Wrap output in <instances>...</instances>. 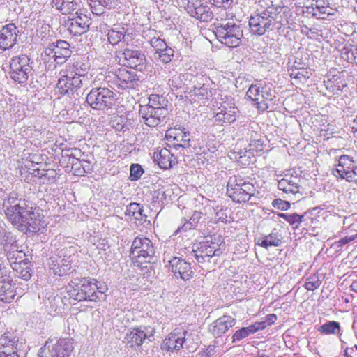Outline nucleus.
<instances>
[{
	"label": "nucleus",
	"mask_w": 357,
	"mask_h": 357,
	"mask_svg": "<svg viewBox=\"0 0 357 357\" xmlns=\"http://www.w3.org/2000/svg\"><path fill=\"white\" fill-rule=\"evenodd\" d=\"M213 84L211 79L206 76L201 75L198 77L197 84L193 86L188 92V98L193 102H202L208 100L211 96V86Z\"/></svg>",
	"instance_id": "9d476101"
},
{
	"label": "nucleus",
	"mask_w": 357,
	"mask_h": 357,
	"mask_svg": "<svg viewBox=\"0 0 357 357\" xmlns=\"http://www.w3.org/2000/svg\"><path fill=\"white\" fill-rule=\"evenodd\" d=\"M202 216V213L201 212L194 211L189 220H187L186 218L183 219V222L184 221V222L181 227L178 228L175 233L177 234L179 231H186L196 227Z\"/></svg>",
	"instance_id": "473e14b6"
},
{
	"label": "nucleus",
	"mask_w": 357,
	"mask_h": 357,
	"mask_svg": "<svg viewBox=\"0 0 357 357\" xmlns=\"http://www.w3.org/2000/svg\"><path fill=\"white\" fill-rule=\"evenodd\" d=\"M273 206L279 210L286 211L290 208V203L281 199H275L273 201Z\"/></svg>",
	"instance_id": "4d7b16f0"
},
{
	"label": "nucleus",
	"mask_w": 357,
	"mask_h": 357,
	"mask_svg": "<svg viewBox=\"0 0 357 357\" xmlns=\"http://www.w3.org/2000/svg\"><path fill=\"white\" fill-rule=\"evenodd\" d=\"M184 342V336L183 337L174 333H172L164 340L161 345V349L167 351H178L183 347Z\"/></svg>",
	"instance_id": "bb28decb"
},
{
	"label": "nucleus",
	"mask_w": 357,
	"mask_h": 357,
	"mask_svg": "<svg viewBox=\"0 0 357 357\" xmlns=\"http://www.w3.org/2000/svg\"><path fill=\"white\" fill-rule=\"evenodd\" d=\"M356 169L357 166L355 165L352 158L347 155H342L338 159V163L333 171V174L336 177L346 179L347 181H354L357 180Z\"/></svg>",
	"instance_id": "f8f14e48"
},
{
	"label": "nucleus",
	"mask_w": 357,
	"mask_h": 357,
	"mask_svg": "<svg viewBox=\"0 0 357 357\" xmlns=\"http://www.w3.org/2000/svg\"><path fill=\"white\" fill-rule=\"evenodd\" d=\"M278 216L282 218L291 225H296L297 228L300 223L302 222L303 215H300L297 213L287 214V213H278Z\"/></svg>",
	"instance_id": "09e8293b"
},
{
	"label": "nucleus",
	"mask_w": 357,
	"mask_h": 357,
	"mask_svg": "<svg viewBox=\"0 0 357 357\" xmlns=\"http://www.w3.org/2000/svg\"><path fill=\"white\" fill-rule=\"evenodd\" d=\"M51 4L63 15L70 14L77 8L75 0H52Z\"/></svg>",
	"instance_id": "2f4dec72"
},
{
	"label": "nucleus",
	"mask_w": 357,
	"mask_h": 357,
	"mask_svg": "<svg viewBox=\"0 0 357 357\" xmlns=\"http://www.w3.org/2000/svg\"><path fill=\"white\" fill-rule=\"evenodd\" d=\"M52 342V340L48 339L43 347H42L37 354V357H48L47 356V351L50 352L51 343Z\"/></svg>",
	"instance_id": "13d9d810"
},
{
	"label": "nucleus",
	"mask_w": 357,
	"mask_h": 357,
	"mask_svg": "<svg viewBox=\"0 0 357 357\" xmlns=\"http://www.w3.org/2000/svg\"><path fill=\"white\" fill-rule=\"evenodd\" d=\"M61 77L59 79L57 87L61 91V93L70 94L74 93V89L72 87L70 77H63V70L60 72Z\"/></svg>",
	"instance_id": "ea45409f"
},
{
	"label": "nucleus",
	"mask_w": 357,
	"mask_h": 357,
	"mask_svg": "<svg viewBox=\"0 0 357 357\" xmlns=\"http://www.w3.org/2000/svg\"><path fill=\"white\" fill-rule=\"evenodd\" d=\"M215 221L216 222L226 223L227 222V215L225 211L222 208L220 209L215 213Z\"/></svg>",
	"instance_id": "052dcab7"
},
{
	"label": "nucleus",
	"mask_w": 357,
	"mask_h": 357,
	"mask_svg": "<svg viewBox=\"0 0 357 357\" xmlns=\"http://www.w3.org/2000/svg\"><path fill=\"white\" fill-rule=\"evenodd\" d=\"M75 249L70 247L66 249L63 258L59 257L56 264H53L52 269L53 272L58 275H66L72 268V264L75 261L77 256L75 255Z\"/></svg>",
	"instance_id": "a211bd4d"
},
{
	"label": "nucleus",
	"mask_w": 357,
	"mask_h": 357,
	"mask_svg": "<svg viewBox=\"0 0 357 357\" xmlns=\"http://www.w3.org/2000/svg\"><path fill=\"white\" fill-rule=\"evenodd\" d=\"M167 100L162 96L158 94H151L149 98V103L142 107H150L151 108H167Z\"/></svg>",
	"instance_id": "a19ab883"
},
{
	"label": "nucleus",
	"mask_w": 357,
	"mask_h": 357,
	"mask_svg": "<svg viewBox=\"0 0 357 357\" xmlns=\"http://www.w3.org/2000/svg\"><path fill=\"white\" fill-rule=\"evenodd\" d=\"M168 135L170 137H173L174 140L176 142V143L174 144V146H181V147H188L190 146V133L185 132L183 130H178L176 133H175L174 136L172 135L171 131L168 133Z\"/></svg>",
	"instance_id": "f704fd0d"
},
{
	"label": "nucleus",
	"mask_w": 357,
	"mask_h": 357,
	"mask_svg": "<svg viewBox=\"0 0 357 357\" xmlns=\"http://www.w3.org/2000/svg\"><path fill=\"white\" fill-rule=\"evenodd\" d=\"M340 54L344 60L357 65V46H346L341 50Z\"/></svg>",
	"instance_id": "e433bc0d"
},
{
	"label": "nucleus",
	"mask_w": 357,
	"mask_h": 357,
	"mask_svg": "<svg viewBox=\"0 0 357 357\" xmlns=\"http://www.w3.org/2000/svg\"><path fill=\"white\" fill-rule=\"evenodd\" d=\"M313 15L317 16L319 14H331L332 8L329 6V3L325 0H317L312 4Z\"/></svg>",
	"instance_id": "58836bf2"
},
{
	"label": "nucleus",
	"mask_w": 357,
	"mask_h": 357,
	"mask_svg": "<svg viewBox=\"0 0 357 357\" xmlns=\"http://www.w3.org/2000/svg\"><path fill=\"white\" fill-rule=\"evenodd\" d=\"M66 68H68V71L84 78V75L89 70V66L83 61H75L72 66H66Z\"/></svg>",
	"instance_id": "4c0bfd02"
},
{
	"label": "nucleus",
	"mask_w": 357,
	"mask_h": 357,
	"mask_svg": "<svg viewBox=\"0 0 357 357\" xmlns=\"http://www.w3.org/2000/svg\"><path fill=\"white\" fill-rule=\"evenodd\" d=\"M254 185L241 177L233 176L229 179L227 194L235 202H248L255 194Z\"/></svg>",
	"instance_id": "20e7f679"
},
{
	"label": "nucleus",
	"mask_w": 357,
	"mask_h": 357,
	"mask_svg": "<svg viewBox=\"0 0 357 357\" xmlns=\"http://www.w3.org/2000/svg\"><path fill=\"white\" fill-rule=\"evenodd\" d=\"M155 251L151 241L147 238L136 237L132 244L130 255L139 263L151 262Z\"/></svg>",
	"instance_id": "6e6552de"
},
{
	"label": "nucleus",
	"mask_w": 357,
	"mask_h": 357,
	"mask_svg": "<svg viewBox=\"0 0 357 357\" xmlns=\"http://www.w3.org/2000/svg\"><path fill=\"white\" fill-rule=\"evenodd\" d=\"M107 39L110 44L114 45L119 42H123L126 45H134L133 31L132 29H125L123 26H118L112 28L107 33Z\"/></svg>",
	"instance_id": "412c9836"
},
{
	"label": "nucleus",
	"mask_w": 357,
	"mask_h": 357,
	"mask_svg": "<svg viewBox=\"0 0 357 357\" xmlns=\"http://www.w3.org/2000/svg\"><path fill=\"white\" fill-rule=\"evenodd\" d=\"M153 158L158 166L165 169L172 167L178 162L176 158L167 148L157 149L153 153Z\"/></svg>",
	"instance_id": "393cba45"
},
{
	"label": "nucleus",
	"mask_w": 357,
	"mask_h": 357,
	"mask_svg": "<svg viewBox=\"0 0 357 357\" xmlns=\"http://www.w3.org/2000/svg\"><path fill=\"white\" fill-rule=\"evenodd\" d=\"M275 98V92L272 89V86L265 84L261 86V98L257 108L262 111L268 109Z\"/></svg>",
	"instance_id": "c85d7f7f"
},
{
	"label": "nucleus",
	"mask_w": 357,
	"mask_h": 357,
	"mask_svg": "<svg viewBox=\"0 0 357 357\" xmlns=\"http://www.w3.org/2000/svg\"><path fill=\"white\" fill-rule=\"evenodd\" d=\"M125 214L130 219L132 218L140 222H144L146 220V215L144 213L143 206L136 202L130 203L127 206Z\"/></svg>",
	"instance_id": "7c9ffc66"
},
{
	"label": "nucleus",
	"mask_w": 357,
	"mask_h": 357,
	"mask_svg": "<svg viewBox=\"0 0 357 357\" xmlns=\"http://www.w3.org/2000/svg\"><path fill=\"white\" fill-rule=\"evenodd\" d=\"M139 114L146 125L149 127H155L165 122L168 112L167 108L140 107Z\"/></svg>",
	"instance_id": "4468645a"
},
{
	"label": "nucleus",
	"mask_w": 357,
	"mask_h": 357,
	"mask_svg": "<svg viewBox=\"0 0 357 357\" xmlns=\"http://www.w3.org/2000/svg\"><path fill=\"white\" fill-rule=\"evenodd\" d=\"M149 43L155 51V57H156V54L158 52H161L168 47L165 40L155 36H152L149 40Z\"/></svg>",
	"instance_id": "c03bdc74"
},
{
	"label": "nucleus",
	"mask_w": 357,
	"mask_h": 357,
	"mask_svg": "<svg viewBox=\"0 0 357 357\" xmlns=\"http://www.w3.org/2000/svg\"><path fill=\"white\" fill-rule=\"evenodd\" d=\"M9 280H3L0 282V301L9 303L16 295V289Z\"/></svg>",
	"instance_id": "cd10ccee"
},
{
	"label": "nucleus",
	"mask_w": 357,
	"mask_h": 357,
	"mask_svg": "<svg viewBox=\"0 0 357 357\" xmlns=\"http://www.w3.org/2000/svg\"><path fill=\"white\" fill-rule=\"evenodd\" d=\"M247 96L256 102L257 107L258 106V102L261 101V89L257 85H251L247 93Z\"/></svg>",
	"instance_id": "49530a36"
},
{
	"label": "nucleus",
	"mask_w": 357,
	"mask_h": 357,
	"mask_svg": "<svg viewBox=\"0 0 357 357\" xmlns=\"http://www.w3.org/2000/svg\"><path fill=\"white\" fill-rule=\"evenodd\" d=\"M238 109L234 106V102H224L218 107V112L214 116L215 121L221 123H231L235 121Z\"/></svg>",
	"instance_id": "b1692460"
},
{
	"label": "nucleus",
	"mask_w": 357,
	"mask_h": 357,
	"mask_svg": "<svg viewBox=\"0 0 357 357\" xmlns=\"http://www.w3.org/2000/svg\"><path fill=\"white\" fill-rule=\"evenodd\" d=\"M301 178L298 174L293 172L287 173L284 177L278 182V188L285 193L296 195L299 193L301 188Z\"/></svg>",
	"instance_id": "4be33fe9"
},
{
	"label": "nucleus",
	"mask_w": 357,
	"mask_h": 357,
	"mask_svg": "<svg viewBox=\"0 0 357 357\" xmlns=\"http://www.w3.org/2000/svg\"><path fill=\"white\" fill-rule=\"evenodd\" d=\"M17 33L15 24L3 26L0 30V49L6 50L12 48L17 43Z\"/></svg>",
	"instance_id": "5701e85b"
},
{
	"label": "nucleus",
	"mask_w": 357,
	"mask_h": 357,
	"mask_svg": "<svg viewBox=\"0 0 357 357\" xmlns=\"http://www.w3.org/2000/svg\"><path fill=\"white\" fill-rule=\"evenodd\" d=\"M174 54V50L167 47L164 50L158 52L155 58H158L163 63H168L172 61Z\"/></svg>",
	"instance_id": "de8ad7c7"
},
{
	"label": "nucleus",
	"mask_w": 357,
	"mask_h": 357,
	"mask_svg": "<svg viewBox=\"0 0 357 357\" xmlns=\"http://www.w3.org/2000/svg\"><path fill=\"white\" fill-rule=\"evenodd\" d=\"M276 319L277 317L275 314H269L266 316L265 321H266L267 326H271L275 323Z\"/></svg>",
	"instance_id": "338daca9"
},
{
	"label": "nucleus",
	"mask_w": 357,
	"mask_h": 357,
	"mask_svg": "<svg viewBox=\"0 0 357 357\" xmlns=\"http://www.w3.org/2000/svg\"><path fill=\"white\" fill-rule=\"evenodd\" d=\"M184 9L190 17L200 22H210L213 17L211 8L202 0H187Z\"/></svg>",
	"instance_id": "1a4fd4ad"
},
{
	"label": "nucleus",
	"mask_w": 357,
	"mask_h": 357,
	"mask_svg": "<svg viewBox=\"0 0 357 357\" xmlns=\"http://www.w3.org/2000/svg\"><path fill=\"white\" fill-rule=\"evenodd\" d=\"M73 350L72 342L69 339L62 338L56 343H51L50 349L51 357H69Z\"/></svg>",
	"instance_id": "a878e982"
},
{
	"label": "nucleus",
	"mask_w": 357,
	"mask_h": 357,
	"mask_svg": "<svg viewBox=\"0 0 357 357\" xmlns=\"http://www.w3.org/2000/svg\"><path fill=\"white\" fill-rule=\"evenodd\" d=\"M2 209L7 219L20 231L36 232L40 229V215L33 207L27 206L24 199L11 192L3 199Z\"/></svg>",
	"instance_id": "f257e3e1"
},
{
	"label": "nucleus",
	"mask_w": 357,
	"mask_h": 357,
	"mask_svg": "<svg viewBox=\"0 0 357 357\" xmlns=\"http://www.w3.org/2000/svg\"><path fill=\"white\" fill-rule=\"evenodd\" d=\"M88 4L93 14L100 15L104 13L105 8L102 0H88Z\"/></svg>",
	"instance_id": "603ef678"
},
{
	"label": "nucleus",
	"mask_w": 357,
	"mask_h": 357,
	"mask_svg": "<svg viewBox=\"0 0 357 357\" xmlns=\"http://www.w3.org/2000/svg\"><path fill=\"white\" fill-rule=\"evenodd\" d=\"M24 253L21 251L10 252L8 253L7 258L10 261V264H20L23 261L22 257Z\"/></svg>",
	"instance_id": "6e6d98bb"
},
{
	"label": "nucleus",
	"mask_w": 357,
	"mask_h": 357,
	"mask_svg": "<svg viewBox=\"0 0 357 357\" xmlns=\"http://www.w3.org/2000/svg\"><path fill=\"white\" fill-rule=\"evenodd\" d=\"M267 326L266 321L256 322L250 326L253 334L259 330H263Z\"/></svg>",
	"instance_id": "e2e57ef3"
},
{
	"label": "nucleus",
	"mask_w": 357,
	"mask_h": 357,
	"mask_svg": "<svg viewBox=\"0 0 357 357\" xmlns=\"http://www.w3.org/2000/svg\"><path fill=\"white\" fill-rule=\"evenodd\" d=\"M75 14V17L67 20L66 26L72 35L81 36L87 32L91 24V19L87 15L79 14L77 12Z\"/></svg>",
	"instance_id": "f3484780"
},
{
	"label": "nucleus",
	"mask_w": 357,
	"mask_h": 357,
	"mask_svg": "<svg viewBox=\"0 0 357 357\" xmlns=\"http://www.w3.org/2000/svg\"><path fill=\"white\" fill-rule=\"evenodd\" d=\"M321 284V281L318 275L314 274L306 279L304 287L308 291H314L318 289Z\"/></svg>",
	"instance_id": "a18cd8bd"
},
{
	"label": "nucleus",
	"mask_w": 357,
	"mask_h": 357,
	"mask_svg": "<svg viewBox=\"0 0 357 357\" xmlns=\"http://www.w3.org/2000/svg\"><path fill=\"white\" fill-rule=\"evenodd\" d=\"M75 284L82 293V301H96L100 299L99 294H104L107 288L95 280L89 278H75Z\"/></svg>",
	"instance_id": "0eeeda50"
},
{
	"label": "nucleus",
	"mask_w": 357,
	"mask_h": 357,
	"mask_svg": "<svg viewBox=\"0 0 357 357\" xmlns=\"http://www.w3.org/2000/svg\"><path fill=\"white\" fill-rule=\"evenodd\" d=\"M236 323V319L229 315H223L212 322L208 331L215 337H220L225 334Z\"/></svg>",
	"instance_id": "aec40b11"
},
{
	"label": "nucleus",
	"mask_w": 357,
	"mask_h": 357,
	"mask_svg": "<svg viewBox=\"0 0 357 357\" xmlns=\"http://www.w3.org/2000/svg\"><path fill=\"white\" fill-rule=\"evenodd\" d=\"M307 65L301 62V60H296L294 63V67L296 70L306 69Z\"/></svg>",
	"instance_id": "774afa93"
},
{
	"label": "nucleus",
	"mask_w": 357,
	"mask_h": 357,
	"mask_svg": "<svg viewBox=\"0 0 357 357\" xmlns=\"http://www.w3.org/2000/svg\"><path fill=\"white\" fill-rule=\"evenodd\" d=\"M143 173L144 170L141 165L139 164H133L131 165L130 169V179L131 181L138 180Z\"/></svg>",
	"instance_id": "864d4df0"
},
{
	"label": "nucleus",
	"mask_w": 357,
	"mask_h": 357,
	"mask_svg": "<svg viewBox=\"0 0 357 357\" xmlns=\"http://www.w3.org/2000/svg\"><path fill=\"white\" fill-rule=\"evenodd\" d=\"M291 78L299 79L301 82H304L309 78V73L306 70V69L302 70H292V72L290 74Z\"/></svg>",
	"instance_id": "5fc2aeb1"
},
{
	"label": "nucleus",
	"mask_w": 357,
	"mask_h": 357,
	"mask_svg": "<svg viewBox=\"0 0 357 357\" xmlns=\"http://www.w3.org/2000/svg\"><path fill=\"white\" fill-rule=\"evenodd\" d=\"M17 339L13 336L10 333H4L0 337V347H7L9 346H17Z\"/></svg>",
	"instance_id": "3c124183"
},
{
	"label": "nucleus",
	"mask_w": 357,
	"mask_h": 357,
	"mask_svg": "<svg viewBox=\"0 0 357 357\" xmlns=\"http://www.w3.org/2000/svg\"><path fill=\"white\" fill-rule=\"evenodd\" d=\"M354 239V236H347V237H344L340 240H339L337 242H335L333 244V246L335 248H342L343 247L344 245H345L346 244L351 242Z\"/></svg>",
	"instance_id": "680f3d73"
},
{
	"label": "nucleus",
	"mask_w": 357,
	"mask_h": 357,
	"mask_svg": "<svg viewBox=\"0 0 357 357\" xmlns=\"http://www.w3.org/2000/svg\"><path fill=\"white\" fill-rule=\"evenodd\" d=\"M192 252L198 263L210 262L213 257L220 256L222 253L218 243L208 241L200 244V246Z\"/></svg>",
	"instance_id": "2eb2a0df"
},
{
	"label": "nucleus",
	"mask_w": 357,
	"mask_h": 357,
	"mask_svg": "<svg viewBox=\"0 0 357 357\" xmlns=\"http://www.w3.org/2000/svg\"><path fill=\"white\" fill-rule=\"evenodd\" d=\"M287 9L273 5L264 8V10L258 9V13L251 16L249 19V27L251 33L261 36L266 32L278 29L279 25L283 24V15Z\"/></svg>",
	"instance_id": "f03ea898"
},
{
	"label": "nucleus",
	"mask_w": 357,
	"mask_h": 357,
	"mask_svg": "<svg viewBox=\"0 0 357 357\" xmlns=\"http://www.w3.org/2000/svg\"><path fill=\"white\" fill-rule=\"evenodd\" d=\"M104 8H115L118 5V0H102Z\"/></svg>",
	"instance_id": "69168bd1"
},
{
	"label": "nucleus",
	"mask_w": 357,
	"mask_h": 357,
	"mask_svg": "<svg viewBox=\"0 0 357 357\" xmlns=\"http://www.w3.org/2000/svg\"><path fill=\"white\" fill-rule=\"evenodd\" d=\"M116 94L109 89H93L86 96V102L93 109L104 110L110 108L116 100Z\"/></svg>",
	"instance_id": "423d86ee"
},
{
	"label": "nucleus",
	"mask_w": 357,
	"mask_h": 357,
	"mask_svg": "<svg viewBox=\"0 0 357 357\" xmlns=\"http://www.w3.org/2000/svg\"><path fill=\"white\" fill-rule=\"evenodd\" d=\"M116 84L122 89H135L139 85V78L134 70L120 68L117 70Z\"/></svg>",
	"instance_id": "6ab92c4d"
},
{
	"label": "nucleus",
	"mask_w": 357,
	"mask_h": 357,
	"mask_svg": "<svg viewBox=\"0 0 357 357\" xmlns=\"http://www.w3.org/2000/svg\"><path fill=\"white\" fill-rule=\"evenodd\" d=\"M67 296L75 301H82V293H80V288L77 287L75 279L66 287Z\"/></svg>",
	"instance_id": "79ce46f5"
},
{
	"label": "nucleus",
	"mask_w": 357,
	"mask_h": 357,
	"mask_svg": "<svg viewBox=\"0 0 357 357\" xmlns=\"http://www.w3.org/2000/svg\"><path fill=\"white\" fill-rule=\"evenodd\" d=\"M56 50L54 56V61L57 63H63L66 58L70 56L71 50H70V45L65 40H58L56 42Z\"/></svg>",
	"instance_id": "c756f323"
},
{
	"label": "nucleus",
	"mask_w": 357,
	"mask_h": 357,
	"mask_svg": "<svg viewBox=\"0 0 357 357\" xmlns=\"http://www.w3.org/2000/svg\"><path fill=\"white\" fill-rule=\"evenodd\" d=\"M210 3L218 8H229L233 3V0H208Z\"/></svg>",
	"instance_id": "bf43d9fd"
},
{
	"label": "nucleus",
	"mask_w": 357,
	"mask_h": 357,
	"mask_svg": "<svg viewBox=\"0 0 357 357\" xmlns=\"http://www.w3.org/2000/svg\"><path fill=\"white\" fill-rule=\"evenodd\" d=\"M137 40H133L134 45H126L123 50V65L130 68H139L145 63L146 56L137 48Z\"/></svg>",
	"instance_id": "9b49d317"
},
{
	"label": "nucleus",
	"mask_w": 357,
	"mask_h": 357,
	"mask_svg": "<svg viewBox=\"0 0 357 357\" xmlns=\"http://www.w3.org/2000/svg\"><path fill=\"white\" fill-rule=\"evenodd\" d=\"M281 240L275 233H271L270 234L258 239V245L268 248L271 246L278 247L280 245Z\"/></svg>",
	"instance_id": "c9c22d12"
},
{
	"label": "nucleus",
	"mask_w": 357,
	"mask_h": 357,
	"mask_svg": "<svg viewBox=\"0 0 357 357\" xmlns=\"http://www.w3.org/2000/svg\"><path fill=\"white\" fill-rule=\"evenodd\" d=\"M54 49H56V43H53L49 45L45 50V54H47V56H49L51 58L54 59V54H55V52H56V50Z\"/></svg>",
	"instance_id": "0e129e2a"
},
{
	"label": "nucleus",
	"mask_w": 357,
	"mask_h": 357,
	"mask_svg": "<svg viewBox=\"0 0 357 357\" xmlns=\"http://www.w3.org/2000/svg\"><path fill=\"white\" fill-rule=\"evenodd\" d=\"M63 77H70V81L75 92L82 86L83 77L68 71V68L63 70Z\"/></svg>",
	"instance_id": "37998d69"
},
{
	"label": "nucleus",
	"mask_w": 357,
	"mask_h": 357,
	"mask_svg": "<svg viewBox=\"0 0 357 357\" xmlns=\"http://www.w3.org/2000/svg\"><path fill=\"white\" fill-rule=\"evenodd\" d=\"M169 266L176 278L187 281L193 276L190 264L180 257H174L171 259L169 261Z\"/></svg>",
	"instance_id": "dca6fc26"
},
{
	"label": "nucleus",
	"mask_w": 357,
	"mask_h": 357,
	"mask_svg": "<svg viewBox=\"0 0 357 357\" xmlns=\"http://www.w3.org/2000/svg\"><path fill=\"white\" fill-rule=\"evenodd\" d=\"M317 331L324 335H339L341 332V326L339 322L335 321H328L320 326Z\"/></svg>",
	"instance_id": "72a5a7b5"
},
{
	"label": "nucleus",
	"mask_w": 357,
	"mask_h": 357,
	"mask_svg": "<svg viewBox=\"0 0 357 357\" xmlns=\"http://www.w3.org/2000/svg\"><path fill=\"white\" fill-rule=\"evenodd\" d=\"M214 33L217 39L229 47H238L243 36L241 24L234 21L221 20L215 23Z\"/></svg>",
	"instance_id": "7ed1b4c3"
},
{
	"label": "nucleus",
	"mask_w": 357,
	"mask_h": 357,
	"mask_svg": "<svg viewBox=\"0 0 357 357\" xmlns=\"http://www.w3.org/2000/svg\"><path fill=\"white\" fill-rule=\"evenodd\" d=\"M252 334H253V333L250 326L247 327H243L234 333L232 335V342L235 343L236 342H239Z\"/></svg>",
	"instance_id": "8fccbe9b"
},
{
	"label": "nucleus",
	"mask_w": 357,
	"mask_h": 357,
	"mask_svg": "<svg viewBox=\"0 0 357 357\" xmlns=\"http://www.w3.org/2000/svg\"><path fill=\"white\" fill-rule=\"evenodd\" d=\"M155 330L151 326H140L131 328L126 335L123 342L130 347L140 346L146 339L153 336Z\"/></svg>",
	"instance_id": "ddd939ff"
},
{
	"label": "nucleus",
	"mask_w": 357,
	"mask_h": 357,
	"mask_svg": "<svg viewBox=\"0 0 357 357\" xmlns=\"http://www.w3.org/2000/svg\"><path fill=\"white\" fill-rule=\"evenodd\" d=\"M10 77L19 84L26 83L33 75V67L30 59L25 54L15 56L10 63Z\"/></svg>",
	"instance_id": "39448f33"
}]
</instances>
